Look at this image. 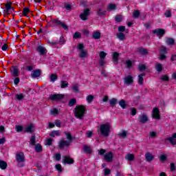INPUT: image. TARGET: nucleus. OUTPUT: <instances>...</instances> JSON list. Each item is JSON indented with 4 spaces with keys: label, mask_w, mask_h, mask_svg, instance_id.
I'll use <instances>...</instances> for the list:
<instances>
[{
    "label": "nucleus",
    "mask_w": 176,
    "mask_h": 176,
    "mask_svg": "<svg viewBox=\"0 0 176 176\" xmlns=\"http://www.w3.org/2000/svg\"><path fill=\"white\" fill-rule=\"evenodd\" d=\"M111 129L112 124L111 122H105L98 126V133L102 137H109Z\"/></svg>",
    "instance_id": "obj_1"
},
{
    "label": "nucleus",
    "mask_w": 176,
    "mask_h": 176,
    "mask_svg": "<svg viewBox=\"0 0 176 176\" xmlns=\"http://www.w3.org/2000/svg\"><path fill=\"white\" fill-rule=\"evenodd\" d=\"M86 113V107L83 105H77L74 108V116L77 119H83Z\"/></svg>",
    "instance_id": "obj_2"
},
{
    "label": "nucleus",
    "mask_w": 176,
    "mask_h": 176,
    "mask_svg": "<svg viewBox=\"0 0 176 176\" xmlns=\"http://www.w3.org/2000/svg\"><path fill=\"white\" fill-rule=\"evenodd\" d=\"M106 151L105 149L100 148L98 150V154L100 155H104V159L108 163H111L113 160V153L109 152L105 153Z\"/></svg>",
    "instance_id": "obj_3"
},
{
    "label": "nucleus",
    "mask_w": 176,
    "mask_h": 176,
    "mask_svg": "<svg viewBox=\"0 0 176 176\" xmlns=\"http://www.w3.org/2000/svg\"><path fill=\"white\" fill-rule=\"evenodd\" d=\"M77 49L78 50V57L80 58H86L89 56V52L85 48V45L83 43H80L77 45Z\"/></svg>",
    "instance_id": "obj_4"
},
{
    "label": "nucleus",
    "mask_w": 176,
    "mask_h": 176,
    "mask_svg": "<svg viewBox=\"0 0 176 176\" xmlns=\"http://www.w3.org/2000/svg\"><path fill=\"white\" fill-rule=\"evenodd\" d=\"M66 138L67 139V140H61L59 142V147L63 149V148H64V146H69V145L71 144V142H72V135H71V133L69 132H65V133Z\"/></svg>",
    "instance_id": "obj_5"
},
{
    "label": "nucleus",
    "mask_w": 176,
    "mask_h": 176,
    "mask_svg": "<svg viewBox=\"0 0 176 176\" xmlns=\"http://www.w3.org/2000/svg\"><path fill=\"white\" fill-rule=\"evenodd\" d=\"M52 24H55V25H59L63 28V30H65L66 31L68 30V26L63 23V22L58 21V19H53L52 20Z\"/></svg>",
    "instance_id": "obj_6"
},
{
    "label": "nucleus",
    "mask_w": 176,
    "mask_h": 176,
    "mask_svg": "<svg viewBox=\"0 0 176 176\" xmlns=\"http://www.w3.org/2000/svg\"><path fill=\"white\" fill-rule=\"evenodd\" d=\"M16 162H18V163H24V162L25 160V157L24 156V153H23V152L17 153L16 154Z\"/></svg>",
    "instance_id": "obj_7"
},
{
    "label": "nucleus",
    "mask_w": 176,
    "mask_h": 176,
    "mask_svg": "<svg viewBox=\"0 0 176 176\" xmlns=\"http://www.w3.org/2000/svg\"><path fill=\"white\" fill-rule=\"evenodd\" d=\"M89 14H90V10L87 8L80 14V17L81 20H87Z\"/></svg>",
    "instance_id": "obj_8"
},
{
    "label": "nucleus",
    "mask_w": 176,
    "mask_h": 176,
    "mask_svg": "<svg viewBox=\"0 0 176 176\" xmlns=\"http://www.w3.org/2000/svg\"><path fill=\"white\" fill-rule=\"evenodd\" d=\"M133 82H134V78L131 76H127L124 79V83L126 85V86L131 85Z\"/></svg>",
    "instance_id": "obj_9"
},
{
    "label": "nucleus",
    "mask_w": 176,
    "mask_h": 176,
    "mask_svg": "<svg viewBox=\"0 0 176 176\" xmlns=\"http://www.w3.org/2000/svg\"><path fill=\"white\" fill-rule=\"evenodd\" d=\"M167 49L166 47L162 46L160 48V60H164L166 58L165 53H166Z\"/></svg>",
    "instance_id": "obj_10"
},
{
    "label": "nucleus",
    "mask_w": 176,
    "mask_h": 176,
    "mask_svg": "<svg viewBox=\"0 0 176 176\" xmlns=\"http://www.w3.org/2000/svg\"><path fill=\"white\" fill-rule=\"evenodd\" d=\"M63 164H74V160L68 156H65L63 158Z\"/></svg>",
    "instance_id": "obj_11"
},
{
    "label": "nucleus",
    "mask_w": 176,
    "mask_h": 176,
    "mask_svg": "<svg viewBox=\"0 0 176 176\" xmlns=\"http://www.w3.org/2000/svg\"><path fill=\"white\" fill-rule=\"evenodd\" d=\"M153 118L154 119H160V111H159V109L156 107L153 109Z\"/></svg>",
    "instance_id": "obj_12"
},
{
    "label": "nucleus",
    "mask_w": 176,
    "mask_h": 176,
    "mask_svg": "<svg viewBox=\"0 0 176 176\" xmlns=\"http://www.w3.org/2000/svg\"><path fill=\"white\" fill-rule=\"evenodd\" d=\"M138 119L140 123H146L148 120V116H146V114H141Z\"/></svg>",
    "instance_id": "obj_13"
},
{
    "label": "nucleus",
    "mask_w": 176,
    "mask_h": 176,
    "mask_svg": "<svg viewBox=\"0 0 176 176\" xmlns=\"http://www.w3.org/2000/svg\"><path fill=\"white\" fill-rule=\"evenodd\" d=\"M153 34H156L159 38H162L164 34H165V31L164 29H157L153 31Z\"/></svg>",
    "instance_id": "obj_14"
},
{
    "label": "nucleus",
    "mask_w": 176,
    "mask_h": 176,
    "mask_svg": "<svg viewBox=\"0 0 176 176\" xmlns=\"http://www.w3.org/2000/svg\"><path fill=\"white\" fill-rule=\"evenodd\" d=\"M50 98L52 100H63V98H64V95H63V94L51 95Z\"/></svg>",
    "instance_id": "obj_15"
},
{
    "label": "nucleus",
    "mask_w": 176,
    "mask_h": 176,
    "mask_svg": "<svg viewBox=\"0 0 176 176\" xmlns=\"http://www.w3.org/2000/svg\"><path fill=\"white\" fill-rule=\"evenodd\" d=\"M13 7H12V5L10 3L6 4V10H4L5 13L6 14H10L12 12H13Z\"/></svg>",
    "instance_id": "obj_16"
},
{
    "label": "nucleus",
    "mask_w": 176,
    "mask_h": 176,
    "mask_svg": "<svg viewBox=\"0 0 176 176\" xmlns=\"http://www.w3.org/2000/svg\"><path fill=\"white\" fill-rule=\"evenodd\" d=\"M25 133H32L34 131V124H29L25 127Z\"/></svg>",
    "instance_id": "obj_17"
},
{
    "label": "nucleus",
    "mask_w": 176,
    "mask_h": 176,
    "mask_svg": "<svg viewBox=\"0 0 176 176\" xmlns=\"http://www.w3.org/2000/svg\"><path fill=\"white\" fill-rule=\"evenodd\" d=\"M168 141L172 144V145H176V133H174L173 135L167 139Z\"/></svg>",
    "instance_id": "obj_18"
},
{
    "label": "nucleus",
    "mask_w": 176,
    "mask_h": 176,
    "mask_svg": "<svg viewBox=\"0 0 176 176\" xmlns=\"http://www.w3.org/2000/svg\"><path fill=\"white\" fill-rule=\"evenodd\" d=\"M94 39H100L101 38V33L98 31H95L92 34Z\"/></svg>",
    "instance_id": "obj_19"
},
{
    "label": "nucleus",
    "mask_w": 176,
    "mask_h": 176,
    "mask_svg": "<svg viewBox=\"0 0 176 176\" xmlns=\"http://www.w3.org/2000/svg\"><path fill=\"white\" fill-rule=\"evenodd\" d=\"M38 76H41V70L38 69L32 72V78H38Z\"/></svg>",
    "instance_id": "obj_20"
},
{
    "label": "nucleus",
    "mask_w": 176,
    "mask_h": 176,
    "mask_svg": "<svg viewBox=\"0 0 176 176\" xmlns=\"http://www.w3.org/2000/svg\"><path fill=\"white\" fill-rule=\"evenodd\" d=\"M125 159L129 162H133V160H134V155L131 153H128L125 155Z\"/></svg>",
    "instance_id": "obj_21"
},
{
    "label": "nucleus",
    "mask_w": 176,
    "mask_h": 176,
    "mask_svg": "<svg viewBox=\"0 0 176 176\" xmlns=\"http://www.w3.org/2000/svg\"><path fill=\"white\" fill-rule=\"evenodd\" d=\"M134 64V61L131 60H127L125 62V67L126 68H131V67H133Z\"/></svg>",
    "instance_id": "obj_22"
},
{
    "label": "nucleus",
    "mask_w": 176,
    "mask_h": 176,
    "mask_svg": "<svg viewBox=\"0 0 176 176\" xmlns=\"http://www.w3.org/2000/svg\"><path fill=\"white\" fill-rule=\"evenodd\" d=\"M145 157L147 162H152L153 160V155L151 153H146Z\"/></svg>",
    "instance_id": "obj_23"
},
{
    "label": "nucleus",
    "mask_w": 176,
    "mask_h": 176,
    "mask_svg": "<svg viewBox=\"0 0 176 176\" xmlns=\"http://www.w3.org/2000/svg\"><path fill=\"white\" fill-rule=\"evenodd\" d=\"M61 134L60 131H53L50 133V137H58Z\"/></svg>",
    "instance_id": "obj_24"
},
{
    "label": "nucleus",
    "mask_w": 176,
    "mask_h": 176,
    "mask_svg": "<svg viewBox=\"0 0 176 176\" xmlns=\"http://www.w3.org/2000/svg\"><path fill=\"white\" fill-rule=\"evenodd\" d=\"M8 167V164L5 161L0 160V168L5 170Z\"/></svg>",
    "instance_id": "obj_25"
},
{
    "label": "nucleus",
    "mask_w": 176,
    "mask_h": 176,
    "mask_svg": "<svg viewBox=\"0 0 176 176\" xmlns=\"http://www.w3.org/2000/svg\"><path fill=\"white\" fill-rule=\"evenodd\" d=\"M11 73L13 76H17V75H19V69L16 67L11 68Z\"/></svg>",
    "instance_id": "obj_26"
},
{
    "label": "nucleus",
    "mask_w": 176,
    "mask_h": 176,
    "mask_svg": "<svg viewBox=\"0 0 176 176\" xmlns=\"http://www.w3.org/2000/svg\"><path fill=\"white\" fill-rule=\"evenodd\" d=\"M116 9V5L113 3H110L107 6V10L109 12H112V10H115Z\"/></svg>",
    "instance_id": "obj_27"
},
{
    "label": "nucleus",
    "mask_w": 176,
    "mask_h": 176,
    "mask_svg": "<svg viewBox=\"0 0 176 176\" xmlns=\"http://www.w3.org/2000/svg\"><path fill=\"white\" fill-rule=\"evenodd\" d=\"M155 69H156V71H157V72H162V71L163 69V65H162L160 63H157L155 65Z\"/></svg>",
    "instance_id": "obj_28"
},
{
    "label": "nucleus",
    "mask_w": 176,
    "mask_h": 176,
    "mask_svg": "<svg viewBox=\"0 0 176 176\" xmlns=\"http://www.w3.org/2000/svg\"><path fill=\"white\" fill-rule=\"evenodd\" d=\"M144 76H145L144 74H142L138 76V83L139 85H142L144 83Z\"/></svg>",
    "instance_id": "obj_29"
},
{
    "label": "nucleus",
    "mask_w": 176,
    "mask_h": 176,
    "mask_svg": "<svg viewBox=\"0 0 176 176\" xmlns=\"http://www.w3.org/2000/svg\"><path fill=\"white\" fill-rule=\"evenodd\" d=\"M86 100L88 104H91L93 100H94V96L93 95H89L87 96Z\"/></svg>",
    "instance_id": "obj_30"
},
{
    "label": "nucleus",
    "mask_w": 176,
    "mask_h": 176,
    "mask_svg": "<svg viewBox=\"0 0 176 176\" xmlns=\"http://www.w3.org/2000/svg\"><path fill=\"white\" fill-rule=\"evenodd\" d=\"M50 115L52 116H56V115H58V109H52L50 111Z\"/></svg>",
    "instance_id": "obj_31"
},
{
    "label": "nucleus",
    "mask_w": 176,
    "mask_h": 176,
    "mask_svg": "<svg viewBox=\"0 0 176 176\" xmlns=\"http://www.w3.org/2000/svg\"><path fill=\"white\" fill-rule=\"evenodd\" d=\"M117 37L118 39H120V41H124V39L126 38V36L124 34L120 32L117 34Z\"/></svg>",
    "instance_id": "obj_32"
},
{
    "label": "nucleus",
    "mask_w": 176,
    "mask_h": 176,
    "mask_svg": "<svg viewBox=\"0 0 176 176\" xmlns=\"http://www.w3.org/2000/svg\"><path fill=\"white\" fill-rule=\"evenodd\" d=\"M37 50L41 54H45V53H46V49L42 46H38Z\"/></svg>",
    "instance_id": "obj_33"
},
{
    "label": "nucleus",
    "mask_w": 176,
    "mask_h": 176,
    "mask_svg": "<svg viewBox=\"0 0 176 176\" xmlns=\"http://www.w3.org/2000/svg\"><path fill=\"white\" fill-rule=\"evenodd\" d=\"M83 151H85L86 153H91V147L89 146H84Z\"/></svg>",
    "instance_id": "obj_34"
},
{
    "label": "nucleus",
    "mask_w": 176,
    "mask_h": 176,
    "mask_svg": "<svg viewBox=\"0 0 176 176\" xmlns=\"http://www.w3.org/2000/svg\"><path fill=\"white\" fill-rule=\"evenodd\" d=\"M175 41H174L173 38H166V43L167 45H174V43H175Z\"/></svg>",
    "instance_id": "obj_35"
},
{
    "label": "nucleus",
    "mask_w": 176,
    "mask_h": 176,
    "mask_svg": "<svg viewBox=\"0 0 176 176\" xmlns=\"http://www.w3.org/2000/svg\"><path fill=\"white\" fill-rule=\"evenodd\" d=\"M15 129H16L17 133H21V131H23V130H24V127H23V126H21V125H16Z\"/></svg>",
    "instance_id": "obj_36"
},
{
    "label": "nucleus",
    "mask_w": 176,
    "mask_h": 176,
    "mask_svg": "<svg viewBox=\"0 0 176 176\" xmlns=\"http://www.w3.org/2000/svg\"><path fill=\"white\" fill-rule=\"evenodd\" d=\"M76 104V99L72 98L69 101V107H74Z\"/></svg>",
    "instance_id": "obj_37"
},
{
    "label": "nucleus",
    "mask_w": 176,
    "mask_h": 176,
    "mask_svg": "<svg viewBox=\"0 0 176 176\" xmlns=\"http://www.w3.org/2000/svg\"><path fill=\"white\" fill-rule=\"evenodd\" d=\"M119 105H120V107H121V108L124 109V108H126V101H124V100H120Z\"/></svg>",
    "instance_id": "obj_38"
},
{
    "label": "nucleus",
    "mask_w": 176,
    "mask_h": 176,
    "mask_svg": "<svg viewBox=\"0 0 176 176\" xmlns=\"http://www.w3.org/2000/svg\"><path fill=\"white\" fill-rule=\"evenodd\" d=\"M52 142H53V140L52 138H49L45 140V144L50 146V145H52Z\"/></svg>",
    "instance_id": "obj_39"
},
{
    "label": "nucleus",
    "mask_w": 176,
    "mask_h": 176,
    "mask_svg": "<svg viewBox=\"0 0 176 176\" xmlns=\"http://www.w3.org/2000/svg\"><path fill=\"white\" fill-rule=\"evenodd\" d=\"M72 89L74 90V93H79V85L75 84L73 85Z\"/></svg>",
    "instance_id": "obj_40"
},
{
    "label": "nucleus",
    "mask_w": 176,
    "mask_h": 176,
    "mask_svg": "<svg viewBox=\"0 0 176 176\" xmlns=\"http://www.w3.org/2000/svg\"><path fill=\"white\" fill-rule=\"evenodd\" d=\"M16 98L19 100V101H21V100L24 98V95L23 94H16Z\"/></svg>",
    "instance_id": "obj_41"
},
{
    "label": "nucleus",
    "mask_w": 176,
    "mask_h": 176,
    "mask_svg": "<svg viewBox=\"0 0 176 176\" xmlns=\"http://www.w3.org/2000/svg\"><path fill=\"white\" fill-rule=\"evenodd\" d=\"M35 151L37 152H42V146H41L39 144H36Z\"/></svg>",
    "instance_id": "obj_42"
},
{
    "label": "nucleus",
    "mask_w": 176,
    "mask_h": 176,
    "mask_svg": "<svg viewBox=\"0 0 176 176\" xmlns=\"http://www.w3.org/2000/svg\"><path fill=\"white\" fill-rule=\"evenodd\" d=\"M118 57H119V54L118 52H114L113 54V60L115 63L118 62Z\"/></svg>",
    "instance_id": "obj_43"
},
{
    "label": "nucleus",
    "mask_w": 176,
    "mask_h": 176,
    "mask_svg": "<svg viewBox=\"0 0 176 176\" xmlns=\"http://www.w3.org/2000/svg\"><path fill=\"white\" fill-rule=\"evenodd\" d=\"M109 102L110 105H111V107H113V105L118 103V99L112 98L111 100H110Z\"/></svg>",
    "instance_id": "obj_44"
},
{
    "label": "nucleus",
    "mask_w": 176,
    "mask_h": 176,
    "mask_svg": "<svg viewBox=\"0 0 176 176\" xmlns=\"http://www.w3.org/2000/svg\"><path fill=\"white\" fill-rule=\"evenodd\" d=\"M119 135L120 137H122V138H126V136L127 135V131H122L120 132Z\"/></svg>",
    "instance_id": "obj_45"
},
{
    "label": "nucleus",
    "mask_w": 176,
    "mask_h": 176,
    "mask_svg": "<svg viewBox=\"0 0 176 176\" xmlns=\"http://www.w3.org/2000/svg\"><path fill=\"white\" fill-rule=\"evenodd\" d=\"M50 78L51 82H56V80H57V75L56 74H51Z\"/></svg>",
    "instance_id": "obj_46"
},
{
    "label": "nucleus",
    "mask_w": 176,
    "mask_h": 176,
    "mask_svg": "<svg viewBox=\"0 0 176 176\" xmlns=\"http://www.w3.org/2000/svg\"><path fill=\"white\" fill-rule=\"evenodd\" d=\"M160 80H164V82H168L170 78H168V76L167 75H164L160 77Z\"/></svg>",
    "instance_id": "obj_47"
},
{
    "label": "nucleus",
    "mask_w": 176,
    "mask_h": 176,
    "mask_svg": "<svg viewBox=\"0 0 176 176\" xmlns=\"http://www.w3.org/2000/svg\"><path fill=\"white\" fill-rule=\"evenodd\" d=\"M99 57L100 59H103L105 58V57H107V53L104 52H100L99 54Z\"/></svg>",
    "instance_id": "obj_48"
},
{
    "label": "nucleus",
    "mask_w": 176,
    "mask_h": 176,
    "mask_svg": "<svg viewBox=\"0 0 176 176\" xmlns=\"http://www.w3.org/2000/svg\"><path fill=\"white\" fill-rule=\"evenodd\" d=\"M56 169L58 173H61L63 171V167H61V164H58L55 166Z\"/></svg>",
    "instance_id": "obj_49"
},
{
    "label": "nucleus",
    "mask_w": 176,
    "mask_h": 176,
    "mask_svg": "<svg viewBox=\"0 0 176 176\" xmlns=\"http://www.w3.org/2000/svg\"><path fill=\"white\" fill-rule=\"evenodd\" d=\"M123 21V16L122 15H118L116 16V21H118V23Z\"/></svg>",
    "instance_id": "obj_50"
},
{
    "label": "nucleus",
    "mask_w": 176,
    "mask_h": 176,
    "mask_svg": "<svg viewBox=\"0 0 176 176\" xmlns=\"http://www.w3.org/2000/svg\"><path fill=\"white\" fill-rule=\"evenodd\" d=\"M80 36H82V35L80 34V33L76 32L74 33V34L73 35V38L74 39H78V38H80Z\"/></svg>",
    "instance_id": "obj_51"
},
{
    "label": "nucleus",
    "mask_w": 176,
    "mask_h": 176,
    "mask_svg": "<svg viewBox=\"0 0 176 176\" xmlns=\"http://www.w3.org/2000/svg\"><path fill=\"white\" fill-rule=\"evenodd\" d=\"M133 17H135V19H138V17H140V11L138 10H135L133 12Z\"/></svg>",
    "instance_id": "obj_52"
},
{
    "label": "nucleus",
    "mask_w": 176,
    "mask_h": 176,
    "mask_svg": "<svg viewBox=\"0 0 176 176\" xmlns=\"http://www.w3.org/2000/svg\"><path fill=\"white\" fill-rule=\"evenodd\" d=\"M166 159H167V156L166 155H161L160 157V160L161 162H166Z\"/></svg>",
    "instance_id": "obj_53"
},
{
    "label": "nucleus",
    "mask_w": 176,
    "mask_h": 176,
    "mask_svg": "<svg viewBox=\"0 0 176 176\" xmlns=\"http://www.w3.org/2000/svg\"><path fill=\"white\" fill-rule=\"evenodd\" d=\"M67 86H68V83H67V82L61 81L60 87L62 89H64V88L67 87Z\"/></svg>",
    "instance_id": "obj_54"
},
{
    "label": "nucleus",
    "mask_w": 176,
    "mask_h": 176,
    "mask_svg": "<svg viewBox=\"0 0 176 176\" xmlns=\"http://www.w3.org/2000/svg\"><path fill=\"white\" fill-rule=\"evenodd\" d=\"M138 69L141 72L145 71V69H146V67L144 65H141L139 66Z\"/></svg>",
    "instance_id": "obj_55"
},
{
    "label": "nucleus",
    "mask_w": 176,
    "mask_h": 176,
    "mask_svg": "<svg viewBox=\"0 0 176 176\" xmlns=\"http://www.w3.org/2000/svg\"><path fill=\"white\" fill-rule=\"evenodd\" d=\"M54 157H55V159H56V160H61V154H60V153H56L55 155H54Z\"/></svg>",
    "instance_id": "obj_56"
},
{
    "label": "nucleus",
    "mask_w": 176,
    "mask_h": 176,
    "mask_svg": "<svg viewBox=\"0 0 176 176\" xmlns=\"http://www.w3.org/2000/svg\"><path fill=\"white\" fill-rule=\"evenodd\" d=\"M118 31L120 32H124L126 31V27H124V26L118 27Z\"/></svg>",
    "instance_id": "obj_57"
},
{
    "label": "nucleus",
    "mask_w": 176,
    "mask_h": 176,
    "mask_svg": "<svg viewBox=\"0 0 176 176\" xmlns=\"http://www.w3.org/2000/svg\"><path fill=\"white\" fill-rule=\"evenodd\" d=\"M30 145H35V136L30 138Z\"/></svg>",
    "instance_id": "obj_58"
},
{
    "label": "nucleus",
    "mask_w": 176,
    "mask_h": 176,
    "mask_svg": "<svg viewBox=\"0 0 176 176\" xmlns=\"http://www.w3.org/2000/svg\"><path fill=\"white\" fill-rule=\"evenodd\" d=\"M104 176L109 175V174H111V170L108 168H105L104 170Z\"/></svg>",
    "instance_id": "obj_59"
},
{
    "label": "nucleus",
    "mask_w": 176,
    "mask_h": 176,
    "mask_svg": "<svg viewBox=\"0 0 176 176\" xmlns=\"http://www.w3.org/2000/svg\"><path fill=\"white\" fill-rule=\"evenodd\" d=\"M166 17H171V11L166 10L164 13Z\"/></svg>",
    "instance_id": "obj_60"
},
{
    "label": "nucleus",
    "mask_w": 176,
    "mask_h": 176,
    "mask_svg": "<svg viewBox=\"0 0 176 176\" xmlns=\"http://www.w3.org/2000/svg\"><path fill=\"white\" fill-rule=\"evenodd\" d=\"M155 137H156V132L155 131L150 132L149 138H155Z\"/></svg>",
    "instance_id": "obj_61"
},
{
    "label": "nucleus",
    "mask_w": 176,
    "mask_h": 176,
    "mask_svg": "<svg viewBox=\"0 0 176 176\" xmlns=\"http://www.w3.org/2000/svg\"><path fill=\"white\" fill-rule=\"evenodd\" d=\"M29 12H30V10L28 8H24L23 12V16H27V14H28Z\"/></svg>",
    "instance_id": "obj_62"
},
{
    "label": "nucleus",
    "mask_w": 176,
    "mask_h": 176,
    "mask_svg": "<svg viewBox=\"0 0 176 176\" xmlns=\"http://www.w3.org/2000/svg\"><path fill=\"white\" fill-rule=\"evenodd\" d=\"M170 171H175V165L173 163L170 164Z\"/></svg>",
    "instance_id": "obj_63"
},
{
    "label": "nucleus",
    "mask_w": 176,
    "mask_h": 176,
    "mask_svg": "<svg viewBox=\"0 0 176 176\" xmlns=\"http://www.w3.org/2000/svg\"><path fill=\"white\" fill-rule=\"evenodd\" d=\"M91 135H93V131H88L87 132V137H88L89 138H90V137H91Z\"/></svg>",
    "instance_id": "obj_64"
}]
</instances>
